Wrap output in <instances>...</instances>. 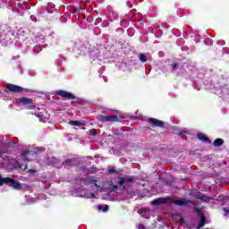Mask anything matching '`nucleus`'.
<instances>
[{"mask_svg": "<svg viewBox=\"0 0 229 229\" xmlns=\"http://www.w3.org/2000/svg\"><path fill=\"white\" fill-rule=\"evenodd\" d=\"M9 185V187H13V189H16L19 191V189H21V183H19V182H16L15 180L10 178V177H6V178H3L0 175V185Z\"/></svg>", "mask_w": 229, "mask_h": 229, "instance_id": "nucleus-1", "label": "nucleus"}, {"mask_svg": "<svg viewBox=\"0 0 229 229\" xmlns=\"http://www.w3.org/2000/svg\"><path fill=\"white\" fill-rule=\"evenodd\" d=\"M38 151H40L38 148H30L29 150H26L23 154H21V157L24 158V160L30 162V160L37 158V153Z\"/></svg>", "mask_w": 229, "mask_h": 229, "instance_id": "nucleus-2", "label": "nucleus"}, {"mask_svg": "<svg viewBox=\"0 0 229 229\" xmlns=\"http://www.w3.org/2000/svg\"><path fill=\"white\" fill-rule=\"evenodd\" d=\"M98 121L101 123H111L113 121H117V116L115 115H103V114H98L97 116Z\"/></svg>", "mask_w": 229, "mask_h": 229, "instance_id": "nucleus-3", "label": "nucleus"}, {"mask_svg": "<svg viewBox=\"0 0 229 229\" xmlns=\"http://www.w3.org/2000/svg\"><path fill=\"white\" fill-rule=\"evenodd\" d=\"M56 94L62 98H66V99H74V95L65 90H58L56 91Z\"/></svg>", "mask_w": 229, "mask_h": 229, "instance_id": "nucleus-4", "label": "nucleus"}, {"mask_svg": "<svg viewBox=\"0 0 229 229\" xmlns=\"http://www.w3.org/2000/svg\"><path fill=\"white\" fill-rule=\"evenodd\" d=\"M173 201L169 198H163V199H156L152 201V205H160L162 203H171Z\"/></svg>", "mask_w": 229, "mask_h": 229, "instance_id": "nucleus-5", "label": "nucleus"}, {"mask_svg": "<svg viewBox=\"0 0 229 229\" xmlns=\"http://www.w3.org/2000/svg\"><path fill=\"white\" fill-rule=\"evenodd\" d=\"M7 89L10 92H22V88L13 84L7 85Z\"/></svg>", "mask_w": 229, "mask_h": 229, "instance_id": "nucleus-6", "label": "nucleus"}, {"mask_svg": "<svg viewBox=\"0 0 229 229\" xmlns=\"http://www.w3.org/2000/svg\"><path fill=\"white\" fill-rule=\"evenodd\" d=\"M148 123H150V124H153V126H158L160 128H162L164 126V123L162 121H159L155 118L148 119Z\"/></svg>", "mask_w": 229, "mask_h": 229, "instance_id": "nucleus-7", "label": "nucleus"}, {"mask_svg": "<svg viewBox=\"0 0 229 229\" xmlns=\"http://www.w3.org/2000/svg\"><path fill=\"white\" fill-rule=\"evenodd\" d=\"M20 103L22 105H33V99L28 98H21L19 99Z\"/></svg>", "mask_w": 229, "mask_h": 229, "instance_id": "nucleus-8", "label": "nucleus"}, {"mask_svg": "<svg viewBox=\"0 0 229 229\" xmlns=\"http://www.w3.org/2000/svg\"><path fill=\"white\" fill-rule=\"evenodd\" d=\"M126 182H135V180L132 177L120 178L119 184L124 185Z\"/></svg>", "mask_w": 229, "mask_h": 229, "instance_id": "nucleus-9", "label": "nucleus"}, {"mask_svg": "<svg viewBox=\"0 0 229 229\" xmlns=\"http://www.w3.org/2000/svg\"><path fill=\"white\" fill-rule=\"evenodd\" d=\"M96 181L94 178H89V183H90L92 185V187H96L97 191H101V187L98 186V183H96Z\"/></svg>", "mask_w": 229, "mask_h": 229, "instance_id": "nucleus-10", "label": "nucleus"}, {"mask_svg": "<svg viewBox=\"0 0 229 229\" xmlns=\"http://www.w3.org/2000/svg\"><path fill=\"white\" fill-rule=\"evenodd\" d=\"M176 205H178L179 207H183L185 205H189V200L186 199H179L175 202Z\"/></svg>", "mask_w": 229, "mask_h": 229, "instance_id": "nucleus-11", "label": "nucleus"}, {"mask_svg": "<svg viewBox=\"0 0 229 229\" xmlns=\"http://www.w3.org/2000/svg\"><path fill=\"white\" fill-rule=\"evenodd\" d=\"M196 198H198L199 199H201L202 201H207L208 203H210V201H214V199L203 197L201 195H198L196 196Z\"/></svg>", "mask_w": 229, "mask_h": 229, "instance_id": "nucleus-12", "label": "nucleus"}, {"mask_svg": "<svg viewBox=\"0 0 229 229\" xmlns=\"http://www.w3.org/2000/svg\"><path fill=\"white\" fill-rule=\"evenodd\" d=\"M197 137L199 140H202L203 142H208V138H207V135L203 133H199Z\"/></svg>", "mask_w": 229, "mask_h": 229, "instance_id": "nucleus-13", "label": "nucleus"}, {"mask_svg": "<svg viewBox=\"0 0 229 229\" xmlns=\"http://www.w3.org/2000/svg\"><path fill=\"white\" fill-rule=\"evenodd\" d=\"M70 124L71 126H85V123L80 121H70Z\"/></svg>", "mask_w": 229, "mask_h": 229, "instance_id": "nucleus-14", "label": "nucleus"}, {"mask_svg": "<svg viewBox=\"0 0 229 229\" xmlns=\"http://www.w3.org/2000/svg\"><path fill=\"white\" fill-rule=\"evenodd\" d=\"M207 219L205 218V215H200V223L197 229L202 228V226H205V222Z\"/></svg>", "mask_w": 229, "mask_h": 229, "instance_id": "nucleus-15", "label": "nucleus"}, {"mask_svg": "<svg viewBox=\"0 0 229 229\" xmlns=\"http://www.w3.org/2000/svg\"><path fill=\"white\" fill-rule=\"evenodd\" d=\"M223 144V140L222 139H216L215 141H214V146L216 147H219Z\"/></svg>", "mask_w": 229, "mask_h": 229, "instance_id": "nucleus-16", "label": "nucleus"}, {"mask_svg": "<svg viewBox=\"0 0 229 229\" xmlns=\"http://www.w3.org/2000/svg\"><path fill=\"white\" fill-rule=\"evenodd\" d=\"M147 213H148V210H146L145 208L139 210V214H140L141 217H146Z\"/></svg>", "mask_w": 229, "mask_h": 229, "instance_id": "nucleus-17", "label": "nucleus"}, {"mask_svg": "<svg viewBox=\"0 0 229 229\" xmlns=\"http://www.w3.org/2000/svg\"><path fill=\"white\" fill-rule=\"evenodd\" d=\"M98 209L102 210V212H107L108 211V206L106 205V206H104V208H103V206H98Z\"/></svg>", "mask_w": 229, "mask_h": 229, "instance_id": "nucleus-18", "label": "nucleus"}, {"mask_svg": "<svg viewBox=\"0 0 229 229\" xmlns=\"http://www.w3.org/2000/svg\"><path fill=\"white\" fill-rule=\"evenodd\" d=\"M84 198H88V199H92L96 198V195H94V193L85 194Z\"/></svg>", "mask_w": 229, "mask_h": 229, "instance_id": "nucleus-19", "label": "nucleus"}, {"mask_svg": "<svg viewBox=\"0 0 229 229\" xmlns=\"http://www.w3.org/2000/svg\"><path fill=\"white\" fill-rule=\"evenodd\" d=\"M42 51V47L40 46H36L34 47V53H40Z\"/></svg>", "mask_w": 229, "mask_h": 229, "instance_id": "nucleus-20", "label": "nucleus"}, {"mask_svg": "<svg viewBox=\"0 0 229 229\" xmlns=\"http://www.w3.org/2000/svg\"><path fill=\"white\" fill-rule=\"evenodd\" d=\"M140 62H147V58H146V55H144V54H141L140 55Z\"/></svg>", "mask_w": 229, "mask_h": 229, "instance_id": "nucleus-21", "label": "nucleus"}, {"mask_svg": "<svg viewBox=\"0 0 229 229\" xmlns=\"http://www.w3.org/2000/svg\"><path fill=\"white\" fill-rule=\"evenodd\" d=\"M204 42H205L206 46H212V39H210V38H206L204 40Z\"/></svg>", "mask_w": 229, "mask_h": 229, "instance_id": "nucleus-22", "label": "nucleus"}, {"mask_svg": "<svg viewBox=\"0 0 229 229\" xmlns=\"http://www.w3.org/2000/svg\"><path fill=\"white\" fill-rule=\"evenodd\" d=\"M64 167H67V165H71V160H67L65 163H63Z\"/></svg>", "mask_w": 229, "mask_h": 229, "instance_id": "nucleus-23", "label": "nucleus"}, {"mask_svg": "<svg viewBox=\"0 0 229 229\" xmlns=\"http://www.w3.org/2000/svg\"><path fill=\"white\" fill-rule=\"evenodd\" d=\"M27 108L29 110H33V108H35V106H33V105L28 106Z\"/></svg>", "mask_w": 229, "mask_h": 229, "instance_id": "nucleus-24", "label": "nucleus"}, {"mask_svg": "<svg viewBox=\"0 0 229 229\" xmlns=\"http://www.w3.org/2000/svg\"><path fill=\"white\" fill-rule=\"evenodd\" d=\"M108 173H115V168H109Z\"/></svg>", "mask_w": 229, "mask_h": 229, "instance_id": "nucleus-25", "label": "nucleus"}, {"mask_svg": "<svg viewBox=\"0 0 229 229\" xmlns=\"http://www.w3.org/2000/svg\"><path fill=\"white\" fill-rule=\"evenodd\" d=\"M138 229H146V227H145L143 225H140L138 226Z\"/></svg>", "mask_w": 229, "mask_h": 229, "instance_id": "nucleus-26", "label": "nucleus"}, {"mask_svg": "<svg viewBox=\"0 0 229 229\" xmlns=\"http://www.w3.org/2000/svg\"><path fill=\"white\" fill-rule=\"evenodd\" d=\"M90 135H93V136L96 135V131H94V130L90 131Z\"/></svg>", "mask_w": 229, "mask_h": 229, "instance_id": "nucleus-27", "label": "nucleus"}, {"mask_svg": "<svg viewBox=\"0 0 229 229\" xmlns=\"http://www.w3.org/2000/svg\"><path fill=\"white\" fill-rule=\"evenodd\" d=\"M172 69H176V64H172Z\"/></svg>", "mask_w": 229, "mask_h": 229, "instance_id": "nucleus-28", "label": "nucleus"}, {"mask_svg": "<svg viewBox=\"0 0 229 229\" xmlns=\"http://www.w3.org/2000/svg\"><path fill=\"white\" fill-rule=\"evenodd\" d=\"M55 167H60L62 165V164H59V165L55 164Z\"/></svg>", "mask_w": 229, "mask_h": 229, "instance_id": "nucleus-29", "label": "nucleus"}, {"mask_svg": "<svg viewBox=\"0 0 229 229\" xmlns=\"http://www.w3.org/2000/svg\"><path fill=\"white\" fill-rule=\"evenodd\" d=\"M116 188H117V185H114V186H113V189H116Z\"/></svg>", "mask_w": 229, "mask_h": 229, "instance_id": "nucleus-30", "label": "nucleus"}]
</instances>
